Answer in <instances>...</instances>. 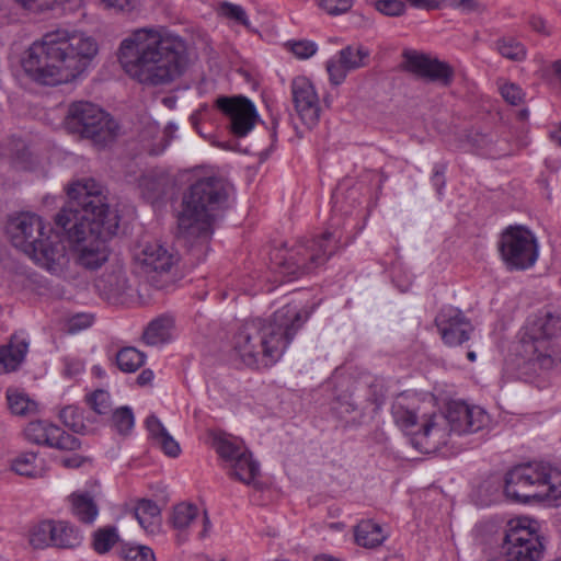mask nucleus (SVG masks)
Listing matches in <instances>:
<instances>
[{
	"instance_id": "obj_1",
	"label": "nucleus",
	"mask_w": 561,
	"mask_h": 561,
	"mask_svg": "<svg viewBox=\"0 0 561 561\" xmlns=\"http://www.w3.org/2000/svg\"><path fill=\"white\" fill-rule=\"evenodd\" d=\"M67 194L69 201L56 215V227L76 244L77 263L96 270L108 259L106 241L116 234L119 216L110 208L102 186L93 179L73 183Z\"/></svg>"
},
{
	"instance_id": "obj_2",
	"label": "nucleus",
	"mask_w": 561,
	"mask_h": 561,
	"mask_svg": "<svg viewBox=\"0 0 561 561\" xmlns=\"http://www.w3.org/2000/svg\"><path fill=\"white\" fill-rule=\"evenodd\" d=\"M118 59L130 78L153 87L174 81L188 66L185 42L153 28L134 31L121 43Z\"/></svg>"
},
{
	"instance_id": "obj_3",
	"label": "nucleus",
	"mask_w": 561,
	"mask_h": 561,
	"mask_svg": "<svg viewBox=\"0 0 561 561\" xmlns=\"http://www.w3.org/2000/svg\"><path fill=\"white\" fill-rule=\"evenodd\" d=\"M99 50L96 42L83 33L55 31L35 42L22 60L25 73L44 85L68 83L90 66Z\"/></svg>"
},
{
	"instance_id": "obj_4",
	"label": "nucleus",
	"mask_w": 561,
	"mask_h": 561,
	"mask_svg": "<svg viewBox=\"0 0 561 561\" xmlns=\"http://www.w3.org/2000/svg\"><path fill=\"white\" fill-rule=\"evenodd\" d=\"M307 319V312L287 304L268 320L245 321L233 337L234 350L245 365L268 367L283 356Z\"/></svg>"
},
{
	"instance_id": "obj_5",
	"label": "nucleus",
	"mask_w": 561,
	"mask_h": 561,
	"mask_svg": "<svg viewBox=\"0 0 561 561\" xmlns=\"http://www.w3.org/2000/svg\"><path fill=\"white\" fill-rule=\"evenodd\" d=\"M227 183L217 176L202 178L184 194L178 217V234L186 244H206L213 234L217 211L228 202Z\"/></svg>"
},
{
	"instance_id": "obj_6",
	"label": "nucleus",
	"mask_w": 561,
	"mask_h": 561,
	"mask_svg": "<svg viewBox=\"0 0 561 561\" xmlns=\"http://www.w3.org/2000/svg\"><path fill=\"white\" fill-rule=\"evenodd\" d=\"M7 233L16 249L28 255L36 264L51 274L64 273L69 263V255L61 230L44 236L42 218L35 214L22 213L9 219Z\"/></svg>"
},
{
	"instance_id": "obj_7",
	"label": "nucleus",
	"mask_w": 561,
	"mask_h": 561,
	"mask_svg": "<svg viewBox=\"0 0 561 561\" xmlns=\"http://www.w3.org/2000/svg\"><path fill=\"white\" fill-rule=\"evenodd\" d=\"M522 341L530 356L520 366L519 378L538 388L545 387L548 373L561 364V316L546 312L536 317L528 323Z\"/></svg>"
},
{
	"instance_id": "obj_8",
	"label": "nucleus",
	"mask_w": 561,
	"mask_h": 561,
	"mask_svg": "<svg viewBox=\"0 0 561 561\" xmlns=\"http://www.w3.org/2000/svg\"><path fill=\"white\" fill-rule=\"evenodd\" d=\"M489 422V416L479 407H469L462 401H451L447 412L425 417L421 430L413 433L412 445L424 454L435 453L448 442L450 432L476 433Z\"/></svg>"
},
{
	"instance_id": "obj_9",
	"label": "nucleus",
	"mask_w": 561,
	"mask_h": 561,
	"mask_svg": "<svg viewBox=\"0 0 561 561\" xmlns=\"http://www.w3.org/2000/svg\"><path fill=\"white\" fill-rule=\"evenodd\" d=\"M337 240L330 231L301 239L290 249H275L270 259L274 268L289 279L310 274L323 265L336 250Z\"/></svg>"
},
{
	"instance_id": "obj_10",
	"label": "nucleus",
	"mask_w": 561,
	"mask_h": 561,
	"mask_svg": "<svg viewBox=\"0 0 561 561\" xmlns=\"http://www.w3.org/2000/svg\"><path fill=\"white\" fill-rule=\"evenodd\" d=\"M65 127L70 134L91 139L94 145L104 147L117 136V123L98 105L88 101L69 104Z\"/></svg>"
},
{
	"instance_id": "obj_11",
	"label": "nucleus",
	"mask_w": 561,
	"mask_h": 561,
	"mask_svg": "<svg viewBox=\"0 0 561 561\" xmlns=\"http://www.w3.org/2000/svg\"><path fill=\"white\" fill-rule=\"evenodd\" d=\"M499 251L510 271H524L534 266L538 259L537 239L529 229L511 226L501 234Z\"/></svg>"
},
{
	"instance_id": "obj_12",
	"label": "nucleus",
	"mask_w": 561,
	"mask_h": 561,
	"mask_svg": "<svg viewBox=\"0 0 561 561\" xmlns=\"http://www.w3.org/2000/svg\"><path fill=\"white\" fill-rule=\"evenodd\" d=\"M542 552L543 545L529 526L520 520L507 524L500 546L503 561H539Z\"/></svg>"
},
{
	"instance_id": "obj_13",
	"label": "nucleus",
	"mask_w": 561,
	"mask_h": 561,
	"mask_svg": "<svg viewBox=\"0 0 561 561\" xmlns=\"http://www.w3.org/2000/svg\"><path fill=\"white\" fill-rule=\"evenodd\" d=\"M543 463H526L514 467L505 474V495L518 503L531 499H542L541 485L545 484Z\"/></svg>"
},
{
	"instance_id": "obj_14",
	"label": "nucleus",
	"mask_w": 561,
	"mask_h": 561,
	"mask_svg": "<svg viewBox=\"0 0 561 561\" xmlns=\"http://www.w3.org/2000/svg\"><path fill=\"white\" fill-rule=\"evenodd\" d=\"M138 260L152 286L162 289L172 283L171 270L176 259L163 245L159 243L146 244L138 254Z\"/></svg>"
},
{
	"instance_id": "obj_15",
	"label": "nucleus",
	"mask_w": 561,
	"mask_h": 561,
	"mask_svg": "<svg viewBox=\"0 0 561 561\" xmlns=\"http://www.w3.org/2000/svg\"><path fill=\"white\" fill-rule=\"evenodd\" d=\"M403 57L405 70L416 77L442 87L451 84L455 71L449 64L413 50L404 51Z\"/></svg>"
},
{
	"instance_id": "obj_16",
	"label": "nucleus",
	"mask_w": 561,
	"mask_h": 561,
	"mask_svg": "<svg viewBox=\"0 0 561 561\" xmlns=\"http://www.w3.org/2000/svg\"><path fill=\"white\" fill-rule=\"evenodd\" d=\"M217 107L228 116L230 129L238 137L248 135L259 118L254 104L245 96L219 98Z\"/></svg>"
},
{
	"instance_id": "obj_17",
	"label": "nucleus",
	"mask_w": 561,
	"mask_h": 561,
	"mask_svg": "<svg viewBox=\"0 0 561 561\" xmlns=\"http://www.w3.org/2000/svg\"><path fill=\"white\" fill-rule=\"evenodd\" d=\"M435 325L444 343L457 346L467 342L473 332V325L463 312L453 306L443 307L435 317Z\"/></svg>"
},
{
	"instance_id": "obj_18",
	"label": "nucleus",
	"mask_w": 561,
	"mask_h": 561,
	"mask_svg": "<svg viewBox=\"0 0 561 561\" xmlns=\"http://www.w3.org/2000/svg\"><path fill=\"white\" fill-rule=\"evenodd\" d=\"M291 98L301 122L312 128L320 119V101L311 81L306 77H296L291 81Z\"/></svg>"
},
{
	"instance_id": "obj_19",
	"label": "nucleus",
	"mask_w": 561,
	"mask_h": 561,
	"mask_svg": "<svg viewBox=\"0 0 561 561\" xmlns=\"http://www.w3.org/2000/svg\"><path fill=\"white\" fill-rule=\"evenodd\" d=\"M95 288L100 296L111 304H126L134 293L126 272L122 267L104 272L95 280Z\"/></svg>"
},
{
	"instance_id": "obj_20",
	"label": "nucleus",
	"mask_w": 561,
	"mask_h": 561,
	"mask_svg": "<svg viewBox=\"0 0 561 561\" xmlns=\"http://www.w3.org/2000/svg\"><path fill=\"white\" fill-rule=\"evenodd\" d=\"M226 461L230 462L229 476L244 484H252L260 473V467L252 459V454L244 447H238V453H233L231 458Z\"/></svg>"
},
{
	"instance_id": "obj_21",
	"label": "nucleus",
	"mask_w": 561,
	"mask_h": 561,
	"mask_svg": "<svg viewBox=\"0 0 561 561\" xmlns=\"http://www.w3.org/2000/svg\"><path fill=\"white\" fill-rule=\"evenodd\" d=\"M417 402L414 394L400 393L396 397L391 413L397 425L411 430L417 424Z\"/></svg>"
},
{
	"instance_id": "obj_22",
	"label": "nucleus",
	"mask_w": 561,
	"mask_h": 561,
	"mask_svg": "<svg viewBox=\"0 0 561 561\" xmlns=\"http://www.w3.org/2000/svg\"><path fill=\"white\" fill-rule=\"evenodd\" d=\"M51 547L57 549H76L82 543L80 530L67 520H54Z\"/></svg>"
},
{
	"instance_id": "obj_23",
	"label": "nucleus",
	"mask_w": 561,
	"mask_h": 561,
	"mask_svg": "<svg viewBox=\"0 0 561 561\" xmlns=\"http://www.w3.org/2000/svg\"><path fill=\"white\" fill-rule=\"evenodd\" d=\"M198 513V507L192 503L182 502L173 507L170 523L174 529L180 531L176 536L179 543L186 540V536L183 535V531L197 518Z\"/></svg>"
},
{
	"instance_id": "obj_24",
	"label": "nucleus",
	"mask_w": 561,
	"mask_h": 561,
	"mask_svg": "<svg viewBox=\"0 0 561 561\" xmlns=\"http://www.w3.org/2000/svg\"><path fill=\"white\" fill-rule=\"evenodd\" d=\"M173 320L162 316L153 319L142 333V340L147 345L156 346L170 340Z\"/></svg>"
},
{
	"instance_id": "obj_25",
	"label": "nucleus",
	"mask_w": 561,
	"mask_h": 561,
	"mask_svg": "<svg viewBox=\"0 0 561 561\" xmlns=\"http://www.w3.org/2000/svg\"><path fill=\"white\" fill-rule=\"evenodd\" d=\"M355 541L358 546L364 548H376L380 546L385 540L382 528L380 525L373 523L371 520H362L355 527Z\"/></svg>"
},
{
	"instance_id": "obj_26",
	"label": "nucleus",
	"mask_w": 561,
	"mask_h": 561,
	"mask_svg": "<svg viewBox=\"0 0 561 561\" xmlns=\"http://www.w3.org/2000/svg\"><path fill=\"white\" fill-rule=\"evenodd\" d=\"M72 513L84 524L91 525L95 520L99 508L93 497L88 493H72L70 495Z\"/></svg>"
},
{
	"instance_id": "obj_27",
	"label": "nucleus",
	"mask_w": 561,
	"mask_h": 561,
	"mask_svg": "<svg viewBox=\"0 0 561 561\" xmlns=\"http://www.w3.org/2000/svg\"><path fill=\"white\" fill-rule=\"evenodd\" d=\"M28 344L24 341H18L0 348V374L2 371L14 370L24 359Z\"/></svg>"
},
{
	"instance_id": "obj_28",
	"label": "nucleus",
	"mask_w": 561,
	"mask_h": 561,
	"mask_svg": "<svg viewBox=\"0 0 561 561\" xmlns=\"http://www.w3.org/2000/svg\"><path fill=\"white\" fill-rule=\"evenodd\" d=\"M62 424L72 432L81 435L92 433L91 426L87 423L90 420L84 417L83 410L77 405H67L59 412Z\"/></svg>"
},
{
	"instance_id": "obj_29",
	"label": "nucleus",
	"mask_w": 561,
	"mask_h": 561,
	"mask_svg": "<svg viewBox=\"0 0 561 561\" xmlns=\"http://www.w3.org/2000/svg\"><path fill=\"white\" fill-rule=\"evenodd\" d=\"M54 519L42 520L34 525L28 533L30 545L35 549L51 547Z\"/></svg>"
},
{
	"instance_id": "obj_30",
	"label": "nucleus",
	"mask_w": 561,
	"mask_h": 561,
	"mask_svg": "<svg viewBox=\"0 0 561 561\" xmlns=\"http://www.w3.org/2000/svg\"><path fill=\"white\" fill-rule=\"evenodd\" d=\"M146 355L136 347H123L116 354V364L124 373H135L145 364Z\"/></svg>"
},
{
	"instance_id": "obj_31",
	"label": "nucleus",
	"mask_w": 561,
	"mask_h": 561,
	"mask_svg": "<svg viewBox=\"0 0 561 561\" xmlns=\"http://www.w3.org/2000/svg\"><path fill=\"white\" fill-rule=\"evenodd\" d=\"M369 51L363 46L348 45L340 50L339 64L344 68L351 70L358 69L365 66V60L368 58Z\"/></svg>"
},
{
	"instance_id": "obj_32",
	"label": "nucleus",
	"mask_w": 561,
	"mask_h": 561,
	"mask_svg": "<svg viewBox=\"0 0 561 561\" xmlns=\"http://www.w3.org/2000/svg\"><path fill=\"white\" fill-rule=\"evenodd\" d=\"M55 424L43 422V421H33L27 424L24 430V434L27 440L35 443L37 445H46L49 447L51 444L53 428H55Z\"/></svg>"
},
{
	"instance_id": "obj_33",
	"label": "nucleus",
	"mask_w": 561,
	"mask_h": 561,
	"mask_svg": "<svg viewBox=\"0 0 561 561\" xmlns=\"http://www.w3.org/2000/svg\"><path fill=\"white\" fill-rule=\"evenodd\" d=\"M495 48L499 54L513 61H522L526 58V47L516 38L504 36L495 42Z\"/></svg>"
},
{
	"instance_id": "obj_34",
	"label": "nucleus",
	"mask_w": 561,
	"mask_h": 561,
	"mask_svg": "<svg viewBox=\"0 0 561 561\" xmlns=\"http://www.w3.org/2000/svg\"><path fill=\"white\" fill-rule=\"evenodd\" d=\"M8 405L10 411L15 415L25 416L37 410V404L26 394L16 390L7 391Z\"/></svg>"
},
{
	"instance_id": "obj_35",
	"label": "nucleus",
	"mask_w": 561,
	"mask_h": 561,
	"mask_svg": "<svg viewBox=\"0 0 561 561\" xmlns=\"http://www.w3.org/2000/svg\"><path fill=\"white\" fill-rule=\"evenodd\" d=\"M118 541V534L115 527H104L93 534L92 547L98 553L108 552Z\"/></svg>"
},
{
	"instance_id": "obj_36",
	"label": "nucleus",
	"mask_w": 561,
	"mask_h": 561,
	"mask_svg": "<svg viewBox=\"0 0 561 561\" xmlns=\"http://www.w3.org/2000/svg\"><path fill=\"white\" fill-rule=\"evenodd\" d=\"M135 517L145 529L152 525L153 518L160 515V508L152 500H140L135 507Z\"/></svg>"
},
{
	"instance_id": "obj_37",
	"label": "nucleus",
	"mask_w": 561,
	"mask_h": 561,
	"mask_svg": "<svg viewBox=\"0 0 561 561\" xmlns=\"http://www.w3.org/2000/svg\"><path fill=\"white\" fill-rule=\"evenodd\" d=\"M84 401L99 415H106L112 411L111 396L104 389H96L87 394Z\"/></svg>"
},
{
	"instance_id": "obj_38",
	"label": "nucleus",
	"mask_w": 561,
	"mask_h": 561,
	"mask_svg": "<svg viewBox=\"0 0 561 561\" xmlns=\"http://www.w3.org/2000/svg\"><path fill=\"white\" fill-rule=\"evenodd\" d=\"M51 431L53 436L51 444L49 445L50 448L73 451L81 447L80 439L65 432L61 427L56 425Z\"/></svg>"
},
{
	"instance_id": "obj_39",
	"label": "nucleus",
	"mask_w": 561,
	"mask_h": 561,
	"mask_svg": "<svg viewBox=\"0 0 561 561\" xmlns=\"http://www.w3.org/2000/svg\"><path fill=\"white\" fill-rule=\"evenodd\" d=\"M546 478L545 484L541 485L542 499L543 497H552L559 499L561 497V472L557 469H552L549 466L545 465Z\"/></svg>"
},
{
	"instance_id": "obj_40",
	"label": "nucleus",
	"mask_w": 561,
	"mask_h": 561,
	"mask_svg": "<svg viewBox=\"0 0 561 561\" xmlns=\"http://www.w3.org/2000/svg\"><path fill=\"white\" fill-rule=\"evenodd\" d=\"M138 183L142 197L150 203L156 202L163 194L162 184L154 175H142Z\"/></svg>"
},
{
	"instance_id": "obj_41",
	"label": "nucleus",
	"mask_w": 561,
	"mask_h": 561,
	"mask_svg": "<svg viewBox=\"0 0 561 561\" xmlns=\"http://www.w3.org/2000/svg\"><path fill=\"white\" fill-rule=\"evenodd\" d=\"M112 422L121 434H127L134 426V414L130 408L122 407L114 411Z\"/></svg>"
},
{
	"instance_id": "obj_42",
	"label": "nucleus",
	"mask_w": 561,
	"mask_h": 561,
	"mask_svg": "<svg viewBox=\"0 0 561 561\" xmlns=\"http://www.w3.org/2000/svg\"><path fill=\"white\" fill-rule=\"evenodd\" d=\"M35 460L34 453L23 454L12 461L11 469L20 476L34 477L36 474Z\"/></svg>"
},
{
	"instance_id": "obj_43",
	"label": "nucleus",
	"mask_w": 561,
	"mask_h": 561,
	"mask_svg": "<svg viewBox=\"0 0 561 561\" xmlns=\"http://www.w3.org/2000/svg\"><path fill=\"white\" fill-rule=\"evenodd\" d=\"M122 553L125 561H156L153 550L144 545L125 547Z\"/></svg>"
},
{
	"instance_id": "obj_44",
	"label": "nucleus",
	"mask_w": 561,
	"mask_h": 561,
	"mask_svg": "<svg viewBox=\"0 0 561 561\" xmlns=\"http://www.w3.org/2000/svg\"><path fill=\"white\" fill-rule=\"evenodd\" d=\"M374 7L387 16H400L405 12V4L400 0H377Z\"/></svg>"
},
{
	"instance_id": "obj_45",
	"label": "nucleus",
	"mask_w": 561,
	"mask_h": 561,
	"mask_svg": "<svg viewBox=\"0 0 561 561\" xmlns=\"http://www.w3.org/2000/svg\"><path fill=\"white\" fill-rule=\"evenodd\" d=\"M289 50L300 59H307L313 56L317 51V45L311 41H295L286 44Z\"/></svg>"
},
{
	"instance_id": "obj_46",
	"label": "nucleus",
	"mask_w": 561,
	"mask_h": 561,
	"mask_svg": "<svg viewBox=\"0 0 561 561\" xmlns=\"http://www.w3.org/2000/svg\"><path fill=\"white\" fill-rule=\"evenodd\" d=\"M221 12L226 18L233 20L239 24L244 26H249L250 24L244 9L239 4L224 2L221 4Z\"/></svg>"
},
{
	"instance_id": "obj_47",
	"label": "nucleus",
	"mask_w": 561,
	"mask_h": 561,
	"mask_svg": "<svg viewBox=\"0 0 561 561\" xmlns=\"http://www.w3.org/2000/svg\"><path fill=\"white\" fill-rule=\"evenodd\" d=\"M353 5V0H321L320 7L331 15L347 12Z\"/></svg>"
},
{
	"instance_id": "obj_48",
	"label": "nucleus",
	"mask_w": 561,
	"mask_h": 561,
	"mask_svg": "<svg viewBox=\"0 0 561 561\" xmlns=\"http://www.w3.org/2000/svg\"><path fill=\"white\" fill-rule=\"evenodd\" d=\"M327 71L329 73L331 83L339 85L345 80L350 70L344 68L343 65L339 64V59H330L327 62Z\"/></svg>"
},
{
	"instance_id": "obj_49",
	"label": "nucleus",
	"mask_w": 561,
	"mask_h": 561,
	"mask_svg": "<svg viewBox=\"0 0 561 561\" xmlns=\"http://www.w3.org/2000/svg\"><path fill=\"white\" fill-rule=\"evenodd\" d=\"M240 446V443L227 437H219L215 440L216 451L224 460L231 458L233 453H238V447Z\"/></svg>"
},
{
	"instance_id": "obj_50",
	"label": "nucleus",
	"mask_w": 561,
	"mask_h": 561,
	"mask_svg": "<svg viewBox=\"0 0 561 561\" xmlns=\"http://www.w3.org/2000/svg\"><path fill=\"white\" fill-rule=\"evenodd\" d=\"M163 453L169 457H178L181 453L179 443L169 434L162 433V435L154 442Z\"/></svg>"
},
{
	"instance_id": "obj_51",
	"label": "nucleus",
	"mask_w": 561,
	"mask_h": 561,
	"mask_svg": "<svg viewBox=\"0 0 561 561\" xmlns=\"http://www.w3.org/2000/svg\"><path fill=\"white\" fill-rule=\"evenodd\" d=\"M500 91L503 99L512 105H518L523 102L522 89L514 83H505Z\"/></svg>"
},
{
	"instance_id": "obj_52",
	"label": "nucleus",
	"mask_w": 561,
	"mask_h": 561,
	"mask_svg": "<svg viewBox=\"0 0 561 561\" xmlns=\"http://www.w3.org/2000/svg\"><path fill=\"white\" fill-rule=\"evenodd\" d=\"M104 8L116 12H129L135 8L136 0H100Z\"/></svg>"
},
{
	"instance_id": "obj_53",
	"label": "nucleus",
	"mask_w": 561,
	"mask_h": 561,
	"mask_svg": "<svg viewBox=\"0 0 561 561\" xmlns=\"http://www.w3.org/2000/svg\"><path fill=\"white\" fill-rule=\"evenodd\" d=\"M146 427L150 437L156 442L162 433H167V428L156 415H149L146 420Z\"/></svg>"
},
{
	"instance_id": "obj_54",
	"label": "nucleus",
	"mask_w": 561,
	"mask_h": 561,
	"mask_svg": "<svg viewBox=\"0 0 561 561\" xmlns=\"http://www.w3.org/2000/svg\"><path fill=\"white\" fill-rule=\"evenodd\" d=\"M445 171L446 167L444 164H436L434 168V173L432 175V183L436 187L437 193L440 195L442 190L445 186Z\"/></svg>"
},
{
	"instance_id": "obj_55",
	"label": "nucleus",
	"mask_w": 561,
	"mask_h": 561,
	"mask_svg": "<svg viewBox=\"0 0 561 561\" xmlns=\"http://www.w3.org/2000/svg\"><path fill=\"white\" fill-rule=\"evenodd\" d=\"M453 8L460 9L466 12H472L477 10L478 3L476 0H446Z\"/></svg>"
},
{
	"instance_id": "obj_56",
	"label": "nucleus",
	"mask_w": 561,
	"mask_h": 561,
	"mask_svg": "<svg viewBox=\"0 0 561 561\" xmlns=\"http://www.w3.org/2000/svg\"><path fill=\"white\" fill-rule=\"evenodd\" d=\"M22 8L27 10L48 8L51 0H14Z\"/></svg>"
},
{
	"instance_id": "obj_57",
	"label": "nucleus",
	"mask_w": 561,
	"mask_h": 561,
	"mask_svg": "<svg viewBox=\"0 0 561 561\" xmlns=\"http://www.w3.org/2000/svg\"><path fill=\"white\" fill-rule=\"evenodd\" d=\"M85 460H87V458H84L78 454H75L69 457H64L61 459V463L65 468L75 469V468L81 467Z\"/></svg>"
},
{
	"instance_id": "obj_58",
	"label": "nucleus",
	"mask_w": 561,
	"mask_h": 561,
	"mask_svg": "<svg viewBox=\"0 0 561 561\" xmlns=\"http://www.w3.org/2000/svg\"><path fill=\"white\" fill-rule=\"evenodd\" d=\"M529 25L534 31L545 35H549V32L546 30V22L543 19L539 16H531L529 20Z\"/></svg>"
},
{
	"instance_id": "obj_59",
	"label": "nucleus",
	"mask_w": 561,
	"mask_h": 561,
	"mask_svg": "<svg viewBox=\"0 0 561 561\" xmlns=\"http://www.w3.org/2000/svg\"><path fill=\"white\" fill-rule=\"evenodd\" d=\"M154 374L151 369H144L137 377V383L141 387L151 385Z\"/></svg>"
},
{
	"instance_id": "obj_60",
	"label": "nucleus",
	"mask_w": 561,
	"mask_h": 561,
	"mask_svg": "<svg viewBox=\"0 0 561 561\" xmlns=\"http://www.w3.org/2000/svg\"><path fill=\"white\" fill-rule=\"evenodd\" d=\"M82 370H83V367L80 363H75V364L67 363L65 374L67 376H75V375L81 373Z\"/></svg>"
},
{
	"instance_id": "obj_61",
	"label": "nucleus",
	"mask_w": 561,
	"mask_h": 561,
	"mask_svg": "<svg viewBox=\"0 0 561 561\" xmlns=\"http://www.w3.org/2000/svg\"><path fill=\"white\" fill-rule=\"evenodd\" d=\"M209 527H210V520L208 518L207 512L204 511V529L201 533L202 538H204L207 535Z\"/></svg>"
},
{
	"instance_id": "obj_62",
	"label": "nucleus",
	"mask_w": 561,
	"mask_h": 561,
	"mask_svg": "<svg viewBox=\"0 0 561 561\" xmlns=\"http://www.w3.org/2000/svg\"><path fill=\"white\" fill-rule=\"evenodd\" d=\"M277 125H278V119L276 117H273L272 118V137L275 138L276 137V128H277Z\"/></svg>"
},
{
	"instance_id": "obj_63",
	"label": "nucleus",
	"mask_w": 561,
	"mask_h": 561,
	"mask_svg": "<svg viewBox=\"0 0 561 561\" xmlns=\"http://www.w3.org/2000/svg\"><path fill=\"white\" fill-rule=\"evenodd\" d=\"M314 561H339V560L328 557V556H318V557H316Z\"/></svg>"
},
{
	"instance_id": "obj_64",
	"label": "nucleus",
	"mask_w": 561,
	"mask_h": 561,
	"mask_svg": "<svg viewBox=\"0 0 561 561\" xmlns=\"http://www.w3.org/2000/svg\"><path fill=\"white\" fill-rule=\"evenodd\" d=\"M467 358H468L470 362H474V360H476V358H477V354H476V352H473V351L468 352V353H467Z\"/></svg>"
}]
</instances>
